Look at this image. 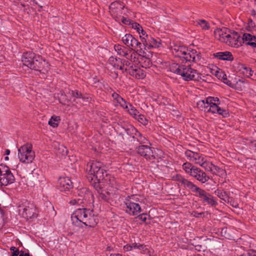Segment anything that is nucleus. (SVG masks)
Wrapping results in <instances>:
<instances>
[{
	"label": "nucleus",
	"mask_w": 256,
	"mask_h": 256,
	"mask_svg": "<svg viewBox=\"0 0 256 256\" xmlns=\"http://www.w3.org/2000/svg\"><path fill=\"white\" fill-rule=\"evenodd\" d=\"M228 204H230L231 206L234 208H237L238 207V204L236 201L232 198L230 197L228 198V200L226 202Z\"/></svg>",
	"instance_id": "09e8293b"
},
{
	"label": "nucleus",
	"mask_w": 256,
	"mask_h": 256,
	"mask_svg": "<svg viewBox=\"0 0 256 256\" xmlns=\"http://www.w3.org/2000/svg\"><path fill=\"white\" fill-rule=\"evenodd\" d=\"M219 104H210L208 108V112L212 113H217L220 115L222 116L224 118L227 117L229 116L228 112L227 110L222 109L218 106Z\"/></svg>",
	"instance_id": "aec40b11"
},
{
	"label": "nucleus",
	"mask_w": 256,
	"mask_h": 256,
	"mask_svg": "<svg viewBox=\"0 0 256 256\" xmlns=\"http://www.w3.org/2000/svg\"><path fill=\"white\" fill-rule=\"evenodd\" d=\"M204 160V157L202 156V154L196 152H194V154L192 162H194L196 164H200Z\"/></svg>",
	"instance_id": "4c0bfd02"
},
{
	"label": "nucleus",
	"mask_w": 256,
	"mask_h": 256,
	"mask_svg": "<svg viewBox=\"0 0 256 256\" xmlns=\"http://www.w3.org/2000/svg\"><path fill=\"white\" fill-rule=\"evenodd\" d=\"M58 187L60 192L68 194L66 192H70L72 188L73 184L69 178L63 177L59 178Z\"/></svg>",
	"instance_id": "ddd939ff"
},
{
	"label": "nucleus",
	"mask_w": 256,
	"mask_h": 256,
	"mask_svg": "<svg viewBox=\"0 0 256 256\" xmlns=\"http://www.w3.org/2000/svg\"><path fill=\"white\" fill-rule=\"evenodd\" d=\"M99 198L106 201H108L110 199V193L104 190L99 193Z\"/></svg>",
	"instance_id": "c03bdc74"
},
{
	"label": "nucleus",
	"mask_w": 256,
	"mask_h": 256,
	"mask_svg": "<svg viewBox=\"0 0 256 256\" xmlns=\"http://www.w3.org/2000/svg\"><path fill=\"white\" fill-rule=\"evenodd\" d=\"M250 147H252V148H254L255 150H256V140H254L252 142Z\"/></svg>",
	"instance_id": "bf43d9fd"
},
{
	"label": "nucleus",
	"mask_w": 256,
	"mask_h": 256,
	"mask_svg": "<svg viewBox=\"0 0 256 256\" xmlns=\"http://www.w3.org/2000/svg\"><path fill=\"white\" fill-rule=\"evenodd\" d=\"M110 256H122V255L120 254H111Z\"/></svg>",
	"instance_id": "69168bd1"
},
{
	"label": "nucleus",
	"mask_w": 256,
	"mask_h": 256,
	"mask_svg": "<svg viewBox=\"0 0 256 256\" xmlns=\"http://www.w3.org/2000/svg\"><path fill=\"white\" fill-rule=\"evenodd\" d=\"M73 223L82 222L87 226L94 227L98 222L97 215L86 208H78L71 216Z\"/></svg>",
	"instance_id": "f257e3e1"
},
{
	"label": "nucleus",
	"mask_w": 256,
	"mask_h": 256,
	"mask_svg": "<svg viewBox=\"0 0 256 256\" xmlns=\"http://www.w3.org/2000/svg\"><path fill=\"white\" fill-rule=\"evenodd\" d=\"M140 33L142 34V36H146V32L142 28L140 29Z\"/></svg>",
	"instance_id": "e2e57ef3"
},
{
	"label": "nucleus",
	"mask_w": 256,
	"mask_h": 256,
	"mask_svg": "<svg viewBox=\"0 0 256 256\" xmlns=\"http://www.w3.org/2000/svg\"><path fill=\"white\" fill-rule=\"evenodd\" d=\"M140 38H141L142 42H140V44L142 46L140 48H138L137 50V51L139 53H143V54H144V50H149V46H148V38L149 36L148 34H146V38H142V36H140Z\"/></svg>",
	"instance_id": "5701e85b"
},
{
	"label": "nucleus",
	"mask_w": 256,
	"mask_h": 256,
	"mask_svg": "<svg viewBox=\"0 0 256 256\" xmlns=\"http://www.w3.org/2000/svg\"><path fill=\"white\" fill-rule=\"evenodd\" d=\"M114 50L117 52L118 54L124 57L128 56V53L127 52L126 48L122 45L118 44L115 45L114 46Z\"/></svg>",
	"instance_id": "c85d7f7f"
},
{
	"label": "nucleus",
	"mask_w": 256,
	"mask_h": 256,
	"mask_svg": "<svg viewBox=\"0 0 256 256\" xmlns=\"http://www.w3.org/2000/svg\"><path fill=\"white\" fill-rule=\"evenodd\" d=\"M20 212H22V216L26 220H30L36 218L38 210L35 205L30 202H28L23 207L20 206Z\"/></svg>",
	"instance_id": "1a4fd4ad"
},
{
	"label": "nucleus",
	"mask_w": 256,
	"mask_h": 256,
	"mask_svg": "<svg viewBox=\"0 0 256 256\" xmlns=\"http://www.w3.org/2000/svg\"><path fill=\"white\" fill-rule=\"evenodd\" d=\"M89 169V176L88 178H90L91 180L96 179L100 181L102 178H104V175L106 171L105 170V166L100 162L97 160H92L88 163L87 170Z\"/></svg>",
	"instance_id": "39448f33"
},
{
	"label": "nucleus",
	"mask_w": 256,
	"mask_h": 256,
	"mask_svg": "<svg viewBox=\"0 0 256 256\" xmlns=\"http://www.w3.org/2000/svg\"><path fill=\"white\" fill-rule=\"evenodd\" d=\"M170 70L176 74L180 75L183 80L186 81H199L201 79L200 74L190 65L186 66L176 63H172L170 66Z\"/></svg>",
	"instance_id": "7ed1b4c3"
},
{
	"label": "nucleus",
	"mask_w": 256,
	"mask_h": 256,
	"mask_svg": "<svg viewBox=\"0 0 256 256\" xmlns=\"http://www.w3.org/2000/svg\"><path fill=\"white\" fill-rule=\"evenodd\" d=\"M122 59L120 58H116L114 56H110L108 59V62L114 68L122 70Z\"/></svg>",
	"instance_id": "b1692460"
},
{
	"label": "nucleus",
	"mask_w": 256,
	"mask_h": 256,
	"mask_svg": "<svg viewBox=\"0 0 256 256\" xmlns=\"http://www.w3.org/2000/svg\"><path fill=\"white\" fill-rule=\"evenodd\" d=\"M133 249H138L139 250H142L145 252L146 250H148L146 248V246L143 244H137L136 242H134L132 244Z\"/></svg>",
	"instance_id": "79ce46f5"
},
{
	"label": "nucleus",
	"mask_w": 256,
	"mask_h": 256,
	"mask_svg": "<svg viewBox=\"0 0 256 256\" xmlns=\"http://www.w3.org/2000/svg\"><path fill=\"white\" fill-rule=\"evenodd\" d=\"M95 180H96V179H94L92 181L94 182L92 183V184L94 188L96 189V190H97L99 194L101 192L103 191L104 190L102 188V184H101V183H104V182H99L98 180H97L98 182H96Z\"/></svg>",
	"instance_id": "58836bf2"
},
{
	"label": "nucleus",
	"mask_w": 256,
	"mask_h": 256,
	"mask_svg": "<svg viewBox=\"0 0 256 256\" xmlns=\"http://www.w3.org/2000/svg\"><path fill=\"white\" fill-rule=\"evenodd\" d=\"M142 54H143V53H139L138 51H134L131 54L130 56L128 54V56H126V58L131 62H132L135 64H137L139 63L140 56H142Z\"/></svg>",
	"instance_id": "a878e982"
},
{
	"label": "nucleus",
	"mask_w": 256,
	"mask_h": 256,
	"mask_svg": "<svg viewBox=\"0 0 256 256\" xmlns=\"http://www.w3.org/2000/svg\"><path fill=\"white\" fill-rule=\"evenodd\" d=\"M196 195L200 198V200L203 203L212 206H216L218 204V202L214 200V197L204 190L199 188L196 192Z\"/></svg>",
	"instance_id": "9b49d317"
},
{
	"label": "nucleus",
	"mask_w": 256,
	"mask_h": 256,
	"mask_svg": "<svg viewBox=\"0 0 256 256\" xmlns=\"http://www.w3.org/2000/svg\"><path fill=\"white\" fill-rule=\"evenodd\" d=\"M112 98L116 100L120 106L124 108H128V104L125 100L121 97L116 92H114L112 94Z\"/></svg>",
	"instance_id": "393cba45"
},
{
	"label": "nucleus",
	"mask_w": 256,
	"mask_h": 256,
	"mask_svg": "<svg viewBox=\"0 0 256 256\" xmlns=\"http://www.w3.org/2000/svg\"><path fill=\"white\" fill-rule=\"evenodd\" d=\"M138 64H140V66L144 68H149L150 66L152 64L151 61L149 58L142 56H140V60Z\"/></svg>",
	"instance_id": "7c9ffc66"
},
{
	"label": "nucleus",
	"mask_w": 256,
	"mask_h": 256,
	"mask_svg": "<svg viewBox=\"0 0 256 256\" xmlns=\"http://www.w3.org/2000/svg\"><path fill=\"white\" fill-rule=\"evenodd\" d=\"M216 75L218 77L219 79H221L224 84L229 86H231V82L228 80L226 75L225 73L222 72H219L216 71Z\"/></svg>",
	"instance_id": "2f4dec72"
},
{
	"label": "nucleus",
	"mask_w": 256,
	"mask_h": 256,
	"mask_svg": "<svg viewBox=\"0 0 256 256\" xmlns=\"http://www.w3.org/2000/svg\"><path fill=\"white\" fill-rule=\"evenodd\" d=\"M9 172H11L8 166L4 164L0 165V174H5Z\"/></svg>",
	"instance_id": "49530a36"
},
{
	"label": "nucleus",
	"mask_w": 256,
	"mask_h": 256,
	"mask_svg": "<svg viewBox=\"0 0 256 256\" xmlns=\"http://www.w3.org/2000/svg\"><path fill=\"white\" fill-rule=\"evenodd\" d=\"M198 24L200 25L202 29L208 30L209 28L208 22L204 20H199L198 21Z\"/></svg>",
	"instance_id": "a18cd8bd"
},
{
	"label": "nucleus",
	"mask_w": 256,
	"mask_h": 256,
	"mask_svg": "<svg viewBox=\"0 0 256 256\" xmlns=\"http://www.w3.org/2000/svg\"><path fill=\"white\" fill-rule=\"evenodd\" d=\"M99 182H104V184L116 189H118L120 186L116 178L108 174L107 172L104 175V178H102Z\"/></svg>",
	"instance_id": "f3484780"
},
{
	"label": "nucleus",
	"mask_w": 256,
	"mask_h": 256,
	"mask_svg": "<svg viewBox=\"0 0 256 256\" xmlns=\"http://www.w3.org/2000/svg\"><path fill=\"white\" fill-rule=\"evenodd\" d=\"M132 140H131L132 142H134V144H138V142H136V139L134 138V135L132 136Z\"/></svg>",
	"instance_id": "680f3d73"
},
{
	"label": "nucleus",
	"mask_w": 256,
	"mask_h": 256,
	"mask_svg": "<svg viewBox=\"0 0 256 256\" xmlns=\"http://www.w3.org/2000/svg\"><path fill=\"white\" fill-rule=\"evenodd\" d=\"M132 130L134 132V138L136 139V142H138V144H143L145 142L146 138L141 133L135 128H133Z\"/></svg>",
	"instance_id": "c756f323"
},
{
	"label": "nucleus",
	"mask_w": 256,
	"mask_h": 256,
	"mask_svg": "<svg viewBox=\"0 0 256 256\" xmlns=\"http://www.w3.org/2000/svg\"><path fill=\"white\" fill-rule=\"evenodd\" d=\"M200 165L208 171H212V166H213V164L212 163L206 162L204 160L200 164Z\"/></svg>",
	"instance_id": "a19ab883"
},
{
	"label": "nucleus",
	"mask_w": 256,
	"mask_h": 256,
	"mask_svg": "<svg viewBox=\"0 0 256 256\" xmlns=\"http://www.w3.org/2000/svg\"><path fill=\"white\" fill-rule=\"evenodd\" d=\"M213 56L214 58H218L220 60L228 61H232L234 60V56L232 54L228 51L214 53Z\"/></svg>",
	"instance_id": "4be33fe9"
},
{
	"label": "nucleus",
	"mask_w": 256,
	"mask_h": 256,
	"mask_svg": "<svg viewBox=\"0 0 256 256\" xmlns=\"http://www.w3.org/2000/svg\"><path fill=\"white\" fill-rule=\"evenodd\" d=\"M19 256H30V254L28 252L25 253L24 254H20Z\"/></svg>",
	"instance_id": "338daca9"
},
{
	"label": "nucleus",
	"mask_w": 256,
	"mask_h": 256,
	"mask_svg": "<svg viewBox=\"0 0 256 256\" xmlns=\"http://www.w3.org/2000/svg\"><path fill=\"white\" fill-rule=\"evenodd\" d=\"M243 73L248 77H250L252 75L253 71L250 68H244Z\"/></svg>",
	"instance_id": "864d4df0"
},
{
	"label": "nucleus",
	"mask_w": 256,
	"mask_h": 256,
	"mask_svg": "<svg viewBox=\"0 0 256 256\" xmlns=\"http://www.w3.org/2000/svg\"><path fill=\"white\" fill-rule=\"evenodd\" d=\"M134 67L133 66V64H132V62L127 59V60H122V72H124V70L126 72V69H128V68H134Z\"/></svg>",
	"instance_id": "ea45409f"
},
{
	"label": "nucleus",
	"mask_w": 256,
	"mask_h": 256,
	"mask_svg": "<svg viewBox=\"0 0 256 256\" xmlns=\"http://www.w3.org/2000/svg\"><path fill=\"white\" fill-rule=\"evenodd\" d=\"M172 52L176 57L181 58L182 60L186 62H198L201 59L200 52L195 50H188L187 48L182 46H175L172 48Z\"/></svg>",
	"instance_id": "20e7f679"
},
{
	"label": "nucleus",
	"mask_w": 256,
	"mask_h": 256,
	"mask_svg": "<svg viewBox=\"0 0 256 256\" xmlns=\"http://www.w3.org/2000/svg\"><path fill=\"white\" fill-rule=\"evenodd\" d=\"M132 28L136 30L137 32L140 34V29L142 28V26L138 23L134 22L132 24Z\"/></svg>",
	"instance_id": "6e6d98bb"
},
{
	"label": "nucleus",
	"mask_w": 256,
	"mask_h": 256,
	"mask_svg": "<svg viewBox=\"0 0 256 256\" xmlns=\"http://www.w3.org/2000/svg\"><path fill=\"white\" fill-rule=\"evenodd\" d=\"M210 104L207 101V98L205 100H202L198 102L197 106L198 108L201 110L204 111V112H208V108Z\"/></svg>",
	"instance_id": "cd10ccee"
},
{
	"label": "nucleus",
	"mask_w": 256,
	"mask_h": 256,
	"mask_svg": "<svg viewBox=\"0 0 256 256\" xmlns=\"http://www.w3.org/2000/svg\"><path fill=\"white\" fill-rule=\"evenodd\" d=\"M122 41L128 47L138 48H140L142 46L140 42L129 34H125L122 38Z\"/></svg>",
	"instance_id": "4468645a"
},
{
	"label": "nucleus",
	"mask_w": 256,
	"mask_h": 256,
	"mask_svg": "<svg viewBox=\"0 0 256 256\" xmlns=\"http://www.w3.org/2000/svg\"><path fill=\"white\" fill-rule=\"evenodd\" d=\"M242 44L256 48V36L249 33H244L242 37L241 46Z\"/></svg>",
	"instance_id": "2eb2a0df"
},
{
	"label": "nucleus",
	"mask_w": 256,
	"mask_h": 256,
	"mask_svg": "<svg viewBox=\"0 0 256 256\" xmlns=\"http://www.w3.org/2000/svg\"><path fill=\"white\" fill-rule=\"evenodd\" d=\"M129 104V106H128V108H126L128 113L132 116L135 118H137V116L139 114V112L138 110L131 104Z\"/></svg>",
	"instance_id": "e433bc0d"
},
{
	"label": "nucleus",
	"mask_w": 256,
	"mask_h": 256,
	"mask_svg": "<svg viewBox=\"0 0 256 256\" xmlns=\"http://www.w3.org/2000/svg\"><path fill=\"white\" fill-rule=\"evenodd\" d=\"M214 36L219 40L232 47L238 48L241 46L242 36L236 32L223 28L215 30Z\"/></svg>",
	"instance_id": "f03ea898"
},
{
	"label": "nucleus",
	"mask_w": 256,
	"mask_h": 256,
	"mask_svg": "<svg viewBox=\"0 0 256 256\" xmlns=\"http://www.w3.org/2000/svg\"><path fill=\"white\" fill-rule=\"evenodd\" d=\"M18 156L20 160L22 162H32L35 157L32 145L27 144L20 146L18 150Z\"/></svg>",
	"instance_id": "423d86ee"
},
{
	"label": "nucleus",
	"mask_w": 256,
	"mask_h": 256,
	"mask_svg": "<svg viewBox=\"0 0 256 256\" xmlns=\"http://www.w3.org/2000/svg\"><path fill=\"white\" fill-rule=\"evenodd\" d=\"M135 118L144 126H146L148 124V120L142 114H138L137 118Z\"/></svg>",
	"instance_id": "37998d69"
},
{
	"label": "nucleus",
	"mask_w": 256,
	"mask_h": 256,
	"mask_svg": "<svg viewBox=\"0 0 256 256\" xmlns=\"http://www.w3.org/2000/svg\"><path fill=\"white\" fill-rule=\"evenodd\" d=\"M18 249H17L16 247L14 246H12L10 248V250L11 251H13V252H14L15 250H18Z\"/></svg>",
	"instance_id": "0e129e2a"
},
{
	"label": "nucleus",
	"mask_w": 256,
	"mask_h": 256,
	"mask_svg": "<svg viewBox=\"0 0 256 256\" xmlns=\"http://www.w3.org/2000/svg\"><path fill=\"white\" fill-rule=\"evenodd\" d=\"M126 72L129 73L130 74L136 78L142 79L146 76L145 72L139 68H136V66L134 68H126Z\"/></svg>",
	"instance_id": "6ab92c4d"
},
{
	"label": "nucleus",
	"mask_w": 256,
	"mask_h": 256,
	"mask_svg": "<svg viewBox=\"0 0 256 256\" xmlns=\"http://www.w3.org/2000/svg\"><path fill=\"white\" fill-rule=\"evenodd\" d=\"M38 56L32 52H27L23 54L22 62L24 64L30 68V64L33 63L34 59H35L36 56Z\"/></svg>",
	"instance_id": "a211bd4d"
},
{
	"label": "nucleus",
	"mask_w": 256,
	"mask_h": 256,
	"mask_svg": "<svg viewBox=\"0 0 256 256\" xmlns=\"http://www.w3.org/2000/svg\"><path fill=\"white\" fill-rule=\"evenodd\" d=\"M134 196H128L124 202L126 205V212L131 216L138 215L141 212L140 204L134 202Z\"/></svg>",
	"instance_id": "6e6552de"
},
{
	"label": "nucleus",
	"mask_w": 256,
	"mask_h": 256,
	"mask_svg": "<svg viewBox=\"0 0 256 256\" xmlns=\"http://www.w3.org/2000/svg\"><path fill=\"white\" fill-rule=\"evenodd\" d=\"M138 218L140 220L143 222H145L146 220V214L143 213L138 216Z\"/></svg>",
	"instance_id": "4d7b16f0"
},
{
	"label": "nucleus",
	"mask_w": 256,
	"mask_h": 256,
	"mask_svg": "<svg viewBox=\"0 0 256 256\" xmlns=\"http://www.w3.org/2000/svg\"><path fill=\"white\" fill-rule=\"evenodd\" d=\"M60 120L59 116H53L51 117L50 119L48 121V124L50 126L56 128L58 126V122Z\"/></svg>",
	"instance_id": "c9c22d12"
},
{
	"label": "nucleus",
	"mask_w": 256,
	"mask_h": 256,
	"mask_svg": "<svg viewBox=\"0 0 256 256\" xmlns=\"http://www.w3.org/2000/svg\"><path fill=\"white\" fill-rule=\"evenodd\" d=\"M193 170V172L190 175L202 183L204 184L210 179L209 176L200 168L196 167L194 170Z\"/></svg>",
	"instance_id": "dca6fc26"
},
{
	"label": "nucleus",
	"mask_w": 256,
	"mask_h": 256,
	"mask_svg": "<svg viewBox=\"0 0 256 256\" xmlns=\"http://www.w3.org/2000/svg\"><path fill=\"white\" fill-rule=\"evenodd\" d=\"M49 66L48 62L38 55L36 56L33 63L30 64V68L42 74V76L44 78L46 76V72L49 70Z\"/></svg>",
	"instance_id": "0eeeda50"
},
{
	"label": "nucleus",
	"mask_w": 256,
	"mask_h": 256,
	"mask_svg": "<svg viewBox=\"0 0 256 256\" xmlns=\"http://www.w3.org/2000/svg\"><path fill=\"white\" fill-rule=\"evenodd\" d=\"M207 101L208 102H209L210 104H220V102L218 98H214V97H208L207 98Z\"/></svg>",
	"instance_id": "8fccbe9b"
},
{
	"label": "nucleus",
	"mask_w": 256,
	"mask_h": 256,
	"mask_svg": "<svg viewBox=\"0 0 256 256\" xmlns=\"http://www.w3.org/2000/svg\"><path fill=\"white\" fill-rule=\"evenodd\" d=\"M83 199L81 200L80 198H78V200L74 199L70 202V204L71 205H74L76 204H80L82 203Z\"/></svg>",
	"instance_id": "5fc2aeb1"
},
{
	"label": "nucleus",
	"mask_w": 256,
	"mask_h": 256,
	"mask_svg": "<svg viewBox=\"0 0 256 256\" xmlns=\"http://www.w3.org/2000/svg\"><path fill=\"white\" fill-rule=\"evenodd\" d=\"M86 196H91L92 197V194L90 192H88L86 194Z\"/></svg>",
	"instance_id": "774afa93"
},
{
	"label": "nucleus",
	"mask_w": 256,
	"mask_h": 256,
	"mask_svg": "<svg viewBox=\"0 0 256 256\" xmlns=\"http://www.w3.org/2000/svg\"><path fill=\"white\" fill-rule=\"evenodd\" d=\"M194 152H194L190 150H187L185 152V156L189 160L192 162L194 154Z\"/></svg>",
	"instance_id": "603ef678"
},
{
	"label": "nucleus",
	"mask_w": 256,
	"mask_h": 256,
	"mask_svg": "<svg viewBox=\"0 0 256 256\" xmlns=\"http://www.w3.org/2000/svg\"><path fill=\"white\" fill-rule=\"evenodd\" d=\"M174 178L175 180L178 182L181 186H183L185 188H188L194 192L196 193L200 188L192 182L189 181L188 180L185 178L180 174H176V176H174Z\"/></svg>",
	"instance_id": "f8f14e48"
},
{
	"label": "nucleus",
	"mask_w": 256,
	"mask_h": 256,
	"mask_svg": "<svg viewBox=\"0 0 256 256\" xmlns=\"http://www.w3.org/2000/svg\"><path fill=\"white\" fill-rule=\"evenodd\" d=\"M214 194L222 200L226 202L229 196V192H226L224 190H222L219 189H217L214 191Z\"/></svg>",
	"instance_id": "bb28decb"
},
{
	"label": "nucleus",
	"mask_w": 256,
	"mask_h": 256,
	"mask_svg": "<svg viewBox=\"0 0 256 256\" xmlns=\"http://www.w3.org/2000/svg\"><path fill=\"white\" fill-rule=\"evenodd\" d=\"M15 178L12 172L7 173L6 174H0V182L4 186L13 183Z\"/></svg>",
	"instance_id": "412c9836"
},
{
	"label": "nucleus",
	"mask_w": 256,
	"mask_h": 256,
	"mask_svg": "<svg viewBox=\"0 0 256 256\" xmlns=\"http://www.w3.org/2000/svg\"><path fill=\"white\" fill-rule=\"evenodd\" d=\"M160 40H157L152 38L150 36H149L148 38V46L149 49L154 48H158L160 46Z\"/></svg>",
	"instance_id": "72a5a7b5"
},
{
	"label": "nucleus",
	"mask_w": 256,
	"mask_h": 256,
	"mask_svg": "<svg viewBox=\"0 0 256 256\" xmlns=\"http://www.w3.org/2000/svg\"><path fill=\"white\" fill-rule=\"evenodd\" d=\"M72 96L76 98H82V100L85 98L82 96V94L80 92H79L78 90H72Z\"/></svg>",
	"instance_id": "3c124183"
},
{
	"label": "nucleus",
	"mask_w": 256,
	"mask_h": 256,
	"mask_svg": "<svg viewBox=\"0 0 256 256\" xmlns=\"http://www.w3.org/2000/svg\"><path fill=\"white\" fill-rule=\"evenodd\" d=\"M154 150V148L146 145H141L136 148L137 153L150 161L156 158Z\"/></svg>",
	"instance_id": "9d476101"
},
{
	"label": "nucleus",
	"mask_w": 256,
	"mask_h": 256,
	"mask_svg": "<svg viewBox=\"0 0 256 256\" xmlns=\"http://www.w3.org/2000/svg\"><path fill=\"white\" fill-rule=\"evenodd\" d=\"M57 154H61L62 156H66L68 154V150L66 147L61 145L58 148Z\"/></svg>",
	"instance_id": "de8ad7c7"
},
{
	"label": "nucleus",
	"mask_w": 256,
	"mask_h": 256,
	"mask_svg": "<svg viewBox=\"0 0 256 256\" xmlns=\"http://www.w3.org/2000/svg\"><path fill=\"white\" fill-rule=\"evenodd\" d=\"M109 8L113 12H116V10H120L122 8V4L120 2L116 1L110 4Z\"/></svg>",
	"instance_id": "473e14b6"
},
{
	"label": "nucleus",
	"mask_w": 256,
	"mask_h": 256,
	"mask_svg": "<svg viewBox=\"0 0 256 256\" xmlns=\"http://www.w3.org/2000/svg\"><path fill=\"white\" fill-rule=\"evenodd\" d=\"M196 168V166H194L190 162H186L182 165L183 169L187 174H188L190 175L193 172V170H194Z\"/></svg>",
	"instance_id": "f704fd0d"
},
{
	"label": "nucleus",
	"mask_w": 256,
	"mask_h": 256,
	"mask_svg": "<svg viewBox=\"0 0 256 256\" xmlns=\"http://www.w3.org/2000/svg\"><path fill=\"white\" fill-rule=\"evenodd\" d=\"M19 254V250H15L14 252H13L12 256H18Z\"/></svg>",
	"instance_id": "052dcab7"
},
{
	"label": "nucleus",
	"mask_w": 256,
	"mask_h": 256,
	"mask_svg": "<svg viewBox=\"0 0 256 256\" xmlns=\"http://www.w3.org/2000/svg\"><path fill=\"white\" fill-rule=\"evenodd\" d=\"M124 249L126 251H130L133 250L132 244H126L124 246Z\"/></svg>",
	"instance_id": "13d9d810"
}]
</instances>
